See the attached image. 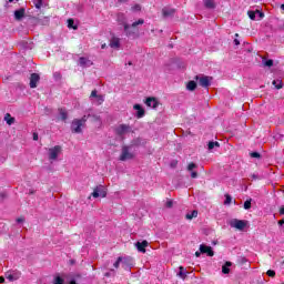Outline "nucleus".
Instances as JSON below:
<instances>
[{"instance_id": "nucleus-1", "label": "nucleus", "mask_w": 284, "mask_h": 284, "mask_svg": "<svg viewBox=\"0 0 284 284\" xmlns=\"http://www.w3.org/2000/svg\"><path fill=\"white\" fill-rule=\"evenodd\" d=\"M88 122V115H84L81 119H74L71 123V130L75 134H81L83 132L82 128H85V123Z\"/></svg>"}, {"instance_id": "nucleus-2", "label": "nucleus", "mask_w": 284, "mask_h": 284, "mask_svg": "<svg viewBox=\"0 0 284 284\" xmlns=\"http://www.w3.org/2000/svg\"><path fill=\"white\" fill-rule=\"evenodd\" d=\"M61 152H63V149L61 148V145H55L53 148H50L48 150L49 161H57Z\"/></svg>"}, {"instance_id": "nucleus-3", "label": "nucleus", "mask_w": 284, "mask_h": 284, "mask_svg": "<svg viewBox=\"0 0 284 284\" xmlns=\"http://www.w3.org/2000/svg\"><path fill=\"white\" fill-rule=\"evenodd\" d=\"M120 265H122L124 270H129L130 265H132V257H119L113 266L115 270H119Z\"/></svg>"}, {"instance_id": "nucleus-4", "label": "nucleus", "mask_w": 284, "mask_h": 284, "mask_svg": "<svg viewBox=\"0 0 284 284\" xmlns=\"http://www.w3.org/2000/svg\"><path fill=\"white\" fill-rule=\"evenodd\" d=\"M6 280L10 283H14V281H19L21 278V271L10 270L4 273Z\"/></svg>"}, {"instance_id": "nucleus-5", "label": "nucleus", "mask_w": 284, "mask_h": 284, "mask_svg": "<svg viewBox=\"0 0 284 284\" xmlns=\"http://www.w3.org/2000/svg\"><path fill=\"white\" fill-rule=\"evenodd\" d=\"M132 132V126L130 124H120L115 128V134L118 136H125Z\"/></svg>"}, {"instance_id": "nucleus-6", "label": "nucleus", "mask_w": 284, "mask_h": 284, "mask_svg": "<svg viewBox=\"0 0 284 284\" xmlns=\"http://www.w3.org/2000/svg\"><path fill=\"white\" fill-rule=\"evenodd\" d=\"M130 159H134V153H132V146H123L122 153L120 155V161H130Z\"/></svg>"}, {"instance_id": "nucleus-7", "label": "nucleus", "mask_w": 284, "mask_h": 284, "mask_svg": "<svg viewBox=\"0 0 284 284\" xmlns=\"http://www.w3.org/2000/svg\"><path fill=\"white\" fill-rule=\"evenodd\" d=\"M230 225L231 227H234L235 230H240L242 232V230H245V227H247V221L233 219L230 221Z\"/></svg>"}, {"instance_id": "nucleus-8", "label": "nucleus", "mask_w": 284, "mask_h": 284, "mask_svg": "<svg viewBox=\"0 0 284 284\" xmlns=\"http://www.w3.org/2000/svg\"><path fill=\"white\" fill-rule=\"evenodd\" d=\"M144 21L143 19H140L139 21H135L132 23V26L124 23V32L126 33L128 37H132L136 31H131V28H136V26H143Z\"/></svg>"}, {"instance_id": "nucleus-9", "label": "nucleus", "mask_w": 284, "mask_h": 284, "mask_svg": "<svg viewBox=\"0 0 284 284\" xmlns=\"http://www.w3.org/2000/svg\"><path fill=\"white\" fill-rule=\"evenodd\" d=\"M91 195L93 196V199H99V196L105 199V196H108V190H105V186L99 185L93 190Z\"/></svg>"}, {"instance_id": "nucleus-10", "label": "nucleus", "mask_w": 284, "mask_h": 284, "mask_svg": "<svg viewBox=\"0 0 284 284\" xmlns=\"http://www.w3.org/2000/svg\"><path fill=\"white\" fill-rule=\"evenodd\" d=\"M195 79L196 81H199V85H201L202 88H210V85H212V78L207 75H202V77L196 75Z\"/></svg>"}, {"instance_id": "nucleus-11", "label": "nucleus", "mask_w": 284, "mask_h": 284, "mask_svg": "<svg viewBox=\"0 0 284 284\" xmlns=\"http://www.w3.org/2000/svg\"><path fill=\"white\" fill-rule=\"evenodd\" d=\"M90 99L92 103H95V105H101L103 101H105V98L101 94H97V90H93L91 92Z\"/></svg>"}, {"instance_id": "nucleus-12", "label": "nucleus", "mask_w": 284, "mask_h": 284, "mask_svg": "<svg viewBox=\"0 0 284 284\" xmlns=\"http://www.w3.org/2000/svg\"><path fill=\"white\" fill-rule=\"evenodd\" d=\"M145 105L148 108H152L153 110H156V108H159V100L156 98H146Z\"/></svg>"}, {"instance_id": "nucleus-13", "label": "nucleus", "mask_w": 284, "mask_h": 284, "mask_svg": "<svg viewBox=\"0 0 284 284\" xmlns=\"http://www.w3.org/2000/svg\"><path fill=\"white\" fill-rule=\"evenodd\" d=\"M133 110H135L136 112V119H143L145 116V110L143 109V106H141V104H134Z\"/></svg>"}, {"instance_id": "nucleus-14", "label": "nucleus", "mask_w": 284, "mask_h": 284, "mask_svg": "<svg viewBox=\"0 0 284 284\" xmlns=\"http://www.w3.org/2000/svg\"><path fill=\"white\" fill-rule=\"evenodd\" d=\"M200 252L201 254H207V256H214V251L205 244L200 245Z\"/></svg>"}, {"instance_id": "nucleus-15", "label": "nucleus", "mask_w": 284, "mask_h": 284, "mask_svg": "<svg viewBox=\"0 0 284 284\" xmlns=\"http://www.w3.org/2000/svg\"><path fill=\"white\" fill-rule=\"evenodd\" d=\"M40 77L38 73H32L31 77H30V88L34 89L37 88V84L39 83L40 81Z\"/></svg>"}, {"instance_id": "nucleus-16", "label": "nucleus", "mask_w": 284, "mask_h": 284, "mask_svg": "<svg viewBox=\"0 0 284 284\" xmlns=\"http://www.w3.org/2000/svg\"><path fill=\"white\" fill-rule=\"evenodd\" d=\"M110 48H113L114 50H119V48H121V39L113 37L110 40Z\"/></svg>"}, {"instance_id": "nucleus-17", "label": "nucleus", "mask_w": 284, "mask_h": 284, "mask_svg": "<svg viewBox=\"0 0 284 284\" xmlns=\"http://www.w3.org/2000/svg\"><path fill=\"white\" fill-rule=\"evenodd\" d=\"M92 64H93V63H92L91 60L88 59V58L81 57V58L79 59V65H81V68H90Z\"/></svg>"}, {"instance_id": "nucleus-18", "label": "nucleus", "mask_w": 284, "mask_h": 284, "mask_svg": "<svg viewBox=\"0 0 284 284\" xmlns=\"http://www.w3.org/2000/svg\"><path fill=\"white\" fill-rule=\"evenodd\" d=\"M135 247L139 252H142V254H145V248L148 247V241L138 242L135 244Z\"/></svg>"}, {"instance_id": "nucleus-19", "label": "nucleus", "mask_w": 284, "mask_h": 284, "mask_svg": "<svg viewBox=\"0 0 284 284\" xmlns=\"http://www.w3.org/2000/svg\"><path fill=\"white\" fill-rule=\"evenodd\" d=\"M193 170H196V164L195 163H190L187 165V171L191 172V178L192 179H196V176H199V173H196V171H193Z\"/></svg>"}, {"instance_id": "nucleus-20", "label": "nucleus", "mask_w": 284, "mask_h": 284, "mask_svg": "<svg viewBox=\"0 0 284 284\" xmlns=\"http://www.w3.org/2000/svg\"><path fill=\"white\" fill-rule=\"evenodd\" d=\"M22 17H26V9L14 11V19H17V21H21Z\"/></svg>"}, {"instance_id": "nucleus-21", "label": "nucleus", "mask_w": 284, "mask_h": 284, "mask_svg": "<svg viewBox=\"0 0 284 284\" xmlns=\"http://www.w3.org/2000/svg\"><path fill=\"white\" fill-rule=\"evenodd\" d=\"M196 216H199V211L193 210L191 213H187V214L185 215V219H186L187 221H192V219H196Z\"/></svg>"}, {"instance_id": "nucleus-22", "label": "nucleus", "mask_w": 284, "mask_h": 284, "mask_svg": "<svg viewBox=\"0 0 284 284\" xmlns=\"http://www.w3.org/2000/svg\"><path fill=\"white\" fill-rule=\"evenodd\" d=\"M262 65L264 67V68H272V65H274V60H272V59H263L262 60Z\"/></svg>"}, {"instance_id": "nucleus-23", "label": "nucleus", "mask_w": 284, "mask_h": 284, "mask_svg": "<svg viewBox=\"0 0 284 284\" xmlns=\"http://www.w3.org/2000/svg\"><path fill=\"white\" fill-rule=\"evenodd\" d=\"M4 121H6L7 125H12L14 123V118L12 115H10V113H7L4 115Z\"/></svg>"}, {"instance_id": "nucleus-24", "label": "nucleus", "mask_w": 284, "mask_h": 284, "mask_svg": "<svg viewBox=\"0 0 284 284\" xmlns=\"http://www.w3.org/2000/svg\"><path fill=\"white\" fill-rule=\"evenodd\" d=\"M162 12H163L164 17H172V14H174V9H172V8H164L162 10Z\"/></svg>"}, {"instance_id": "nucleus-25", "label": "nucleus", "mask_w": 284, "mask_h": 284, "mask_svg": "<svg viewBox=\"0 0 284 284\" xmlns=\"http://www.w3.org/2000/svg\"><path fill=\"white\" fill-rule=\"evenodd\" d=\"M186 90L194 92V90H196V83L194 81H189L186 84Z\"/></svg>"}, {"instance_id": "nucleus-26", "label": "nucleus", "mask_w": 284, "mask_h": 284, "mask_svg": "<svg viewBox=\"0 0 284 284\" xmlns=\"http://www.w3.org/2000/svg\"><path fill=\"white\" fill-rule=\"evenodd\" d=\"M59 114L61 121H65L68 119V111H65V109H59Z\"/></svg>"}, {"instance_id": "nucleus-27", "label": "nucleus", "mask_w": 284, "mask_h": 284, "mask_svg": "<svg viewBox=\"0 0 284 284\" xmlns=\"http://www.w3.org/2000/svg\"><path fill=\"white\" fill-rule=\"evenodd\" d=\"M230 267H232V262H226L223 266H222V273L223 274H227L230 272Z\"/></svg>"}, {"instance_id": "nucleus-28", "label": "nucleus", "mask_w": 284, "mask_h": 284, "mask_svg": "<svg viewBox=\"0 0 284 284\" xmlns=\"http://www.w3.org/2000/svg\"><path fill=\"white\" fill-rule=\"evenodd\" d=\"M205 8L214 9L216 4L214 3V0H205L204 1Z\"/></svg>"}, {"instance_id": "nucleus-29", "label": "nucleus", "mask_w": 284, "mask_h": 284, "mask_svg": "<svg viewBox=\"0 0 284 284\" xmlns=\"http://www.w3.org/2000/svg\"><path fill=\"white\" fill-rule=\"evenodd\" d=\"M178 276L185 281V276H187V274L185 273V268L183 266H180V272L178 273Z\"/></svg>"}, {"instance_id": "nucleus-30", "label": "nucleus", "mask_w": 284, "mask_h": 284, "mask_svg": "<svg viewBox=\"0 0 284 284\" xmlns=\"http://www.w3.org/2000/svg\"><path fill=\"white\" fill-rule=\"evenodd\" d=\"M32 2L37 10H41V6H43V0H32Z\"/></svg>"}, {"instance_id": "nucleus-31", "label": "nucleus", "mask_w": 284, "mask_h": 284, "mask_svg": "<svg viewBox=\"0 0 284 284\" xmlns=\"http://www.w3.org/2000/svg\"><path fill=\"white\" fill-rule=\"evenodd\" d=\"M273 85L276 88V90H281V88H283V81L282 80H274Z\"/></svg>"}, {"instance_id": "nucleus-32", "label": "nucleus", "mask_w": 284, "mask_h": 284, "mask_svg": "<svg viewBox=\"0 0 284 284\" xmlns=\"http://www.w3.org/2000/svg\"><path fill=\"white\" fill-rule=\"evenodd\" d=\"M252 207V199L244 202V210H250Z\"/></svg>"}, {"instance_id": "nucleus-33", "label": "nucleus", "mask_w": 284, "mask_h": 284, "mask_svg": "<svg viewBox=\"0 0 284 284\" xmlns=\"http://www.w3.org/2000/svg\"><path fill=\"white\" fill-rule=\"evenodd\" d=\"M219 142H209V150H214V148H219Z\"/></svg>"}, {"instance_id": "nucleus-34", "label": "nucleus", "mask_w": 284, "mask_h": 284, "mask_svg": "<svg viewBox=\"0 0 284 284\" xmlns=\"http://www.w3.org/2000/svg\"><path fill=\"white\" fill-rule=\"evenodd\" d=\"M53 284H63V278H61V276H55L53 280Z\"/></svg>"}, {"instance_id": "nucleus-35", "label": "nucleus", "mask_w": 284, "mask_h": 284, "mask_svg": "<svg viewBox=\"0 0 284 284\" xmlns=\"http://www.w3.org/2000/svg\"><path fill=\"white\" fill-rule=\"evenodd\" d=\"M87 118H88V119L91 118L92 121H101V118H100L99 115H94V114H93V115H92V114H89V115H87Z\"/></svg>"}, {"instance_id": "nucleus-36", "label": "nucleus", "mask_w": 284, "mask_h": 284, "mask_svg": "<svg viewBox=\"0 0 284 284\" xmlns=\"http://www.w3.org/2000/svg\"><path fill=\"white\" fill-rule=\"evenodd\" d=\"M230 203H232V196L225 195L224 205H230Z\"/></svg>"}, {"instance_id": "nucleus-37", "label": "nucleus", "mask_w": 284, "mask_h": 284, "mask_svg": "<svg viewBox=\"0 0 284 284\" xmlns=\"http://www.w3.org/2000/svg\"><path fill=\"white\" fill-rule=\"evenodd\" d=\"M267 276H271V278H274L276 276V272L275 271H272V270H268L266 272Z\"/></svg>"}, {"instance_id": "nucleus-38", "label": "nucleus", "mask_w": 284, "mask_h": 284, "mask_svg": "<svg viewBox=\"0 0 284 284\" xmlns=\"http://www.w3.org/2000/svg\"><path fill=\"white\" fill-rule=\"evenodd\" d=\"M132 10H133V12H140V10H141V4H135V6H133V7H132Z\"/></svg>"}, {"instance_id": "nucleus-39", "label": "nucleus", "mask_w": 284, "mask_h": 284, "mask_svg": "<svg viewBox=\"0 0 284 284\" xmlns=\"http://www.w3.org/2000/svg\"><path fill=\"white\" fill-rule=\"evenodd\" d=\"M248 17L254 21V19H256V13L254 11H248Z\"/></svg>"}, {"instance_id": "nucleus-40", "label": "nucleus", "mask_w": 284, "mask_h": 284, "mask_svg": "<svg viewBox=\"0 0 284 284\" xmlns=\"http://www.w3.org/2000/svg\"><path fill=\"white\" fill-rule=\"evenodd\" d=\"M251 156H252V159H261V153L253 152V153H251Z\"/></svg>"}, {"instance_id": "nucleus-41", "label": "nucleus", "mask_w": 284, "mask_h": 284, "mask_svg": "<svg viewBox=\"0 0 284 284\" xmlns=\"http://www.w3.org/2000/svg\"><path fill=\"white\" fill-rule=\"evenodd\" d=\"M73 26H74V20L69 19L68 20V28H73Z\"/></svg>"}, {"instance_id": "nucleus-42", "label": "nucleus", "mask_w": 284, "mask_h": 284, "mask_svg": "<svg viewBox=\"0 0 284 284\" xmlns=\"http://www.w3.org/2000/svg\"><path fill=\"white\" fill-rule=\"evenodd\" d=\"M172 205H174V203L172 202V200L166 201L165 207H172Z\"/></svg>"}, {"instance_id": "nucleus-43", "label": "nucleus", "mask_w": 284, "mask_h": 284, "mask_svg": "<svg viewBox=\"0 0 284 284\" xmlns=\"http://www.w3.org/2000/svg\"><path fill=\"white\" fill-rule=\"evenodd\" d=\"M33 141H39V133H33Z\"/></svg>"}, {"instance_id": "nucleus-44", "label": "nucleus", "mask_w": 284, "mask_h": 284, "mask_svg": "<svg viewBox=\"0 0 284 284\" xmlns=\"http://www.w3.org/2000/svg\"><path fill=\"white\" fill-rule=\"evenodd\" d=\"M280 214H281L282 216H284V206H281V207H280Z\"/></svg>"}, {"instance_id": "nucleus-45", "label": "nucleus", "mask_w": 284, "mask_h": 284, "mask_svg": "<svg viewBox=\"0 0 284 284\" xmlns=\"http://www.w3.org/2000/svg\"><path fill=\"white\" fill-rule=\"evenodd\" d=\"M251 179H253L254 181H256V179H258V175H257V174H252V175H251Z\"/></svg>"}, {"instance_id": "nucleus-46", "label": "nucleus", "mask_w": 284, "mask_h": 284, "mask_svg": "<svg viewBox=\"0 0 284 284\" xmlns=\"http://www.w3.org/2000/svg\"><path fill=\"white\" fill-rule=\"evenodd\" d=\"M234 43L235 45H241V42L237 39L234 40Z\"/></svg>"}, {"instance_id": "nucleus-47", "label": "nucleus", "mask_w": 284, "mask_h": 284, "mask_svg": "<svg viewBox=\"0 0 284 284\" xmlns=\"http://www.w3.org/2000/svg\"><path fill=\"white\" fill-rule=\"evenodd\" d=\"M17 223H23V217L17 219Z\"/></svg>"}, {"instance_id": "nucleus-48", "label": "nucleus", "mask_w": 284, "mask_h": 284, "mask_svg": "<svg viewBox=\"0 0 284 284\" xmlns=\"http://www.w3.org/2000/svg\"><path fill=\"white\" fill-rule=\"evenodd\" d=\"M0 283H6V278L3 276H0Z\"/></svg>"}, {"instance_id": "nucleus-49", "label": "nucleus", "mask_w": 284, "mask_h": 284, "mask_svg": "<svg viewBox=\"0 0 284 284\" xmlns=\"http://www.w3.org/2000/svg\"><path fill=\"white\" fill-rule=\"evenodd\" d=\"M195 256L199 258V256H201V251H200V252L196 251V252H195Z\"/></svg>"}, {"instance_id": "nucleus-50", "label": "nucleus", "mask_w": 284, "mask_h": 284, "mask_svg": "<svg viewBox=\"0 0 284 284\" xmlns=\"http://www.w3.org/2000/svg\"><path fill=\"white\" fill-rule=\"evenodd\" d=\"M14 1H19V0H9L10 3H14Z\"/></svg>"}, {"instance_id": "nucleus-51", "label": "nucleus", "mask_w": 284, "mask_h": 284, "mask_svg": "<svg viewBox=\"0 0 284 284\" xmlns=\"http://www.w3.org/2000/svg\"><path fill=\"white\" fill-rule=\"evenodd\" d=\"M120 1V3H125V1H128V0H119Z\"/></svg>"}, {"instance_id": "nucleus-52", "label": "nucleus", "mask_w": 284, "mask_h": 284, "mask_svg": "<svg viewBox=\"0 0 284 284\" xmlns=\"http://www.w3.org/2000/svg\"><path fill=\"white\" fill-rule=\"evenodd\" d=\"M278 223H280V225H283V224H284V221H280Z\"/></svg>"}, {"instance_id": "nucleus-53", "label": "nucleus", "mask_w": 284, "mask_h": 284, "mask_svg": "<svg viewBox=\"0 0 284 284\" xmlns=\"http://www.w3.org/2000/svg\"><path fill=\"white\" fill-rule=\"evenodd\" d=\"M70 284H77V282L75 281H71Z\"/></svg>"}, {"instance_id": "nucleus-54", "label": "nucleus", "mask_w": 284, "mask_h": 284, "mask_svg": "<svg viewBox=\"0 0 284 284\" xmlns=\"http://www.w3.org/2000/svg\"><path fill=\"white\" fill-rule=\"evenodd\" d=\"M281 10H284V4H281Z\"/></svg>"}, {"instance_id": "nucleus-55", "label": "nucleus", "mask_w": 284, "mask_h": 284, "mask_svg": "<svg viewBox=\"0 0 284 284\" xmlns=\"http://www.w3.org/2000/svg\"><path fill=\"white\" fill-rule=\"evenodd\" d=\"M105 48V44H102V49Z\"/></svg>"}, {"instance_id": "nucleus-56", "label": "nucleus", "mask_w": 284, "mask_h": 284, "mask_svg": "<svg viewBox=\"0 0 284 284\" xmlns=\"http://www.w3.org/2000/svg\"><path fill=\"white\" fill-rule=\"evenodd\" d=\"M260 17H263V13H260Z\"/></svg>"}, {"instance_id": "nucleus-57", "label": "nucleus", "mask_w": 284, "mask_h": 284, "mask_svg": "<svg viewBox=\"0 0 284 284\" xmlns=\"http://www.w3.org/2000/svg\"><path fill=\"white\" fill-rule=\"evenodd\" d=\"M129 65H132V62H129Z\"/></svg>"}, {"instance_id": "nucleus-58", "label": "nucleus", "mask_w": 284, "mask_h": 284, "mask_svg": "<svg viewBox=\"0 0 284 284\" xmlns=\"http://www.w3.org/2000/svg\"><path fill=\"white\" fill-rule=\"evenodd\" d=\"M45 19H47V21H49L48 18H45Z\"/></svg>"}]
</instances>
